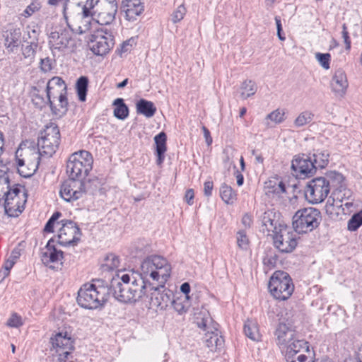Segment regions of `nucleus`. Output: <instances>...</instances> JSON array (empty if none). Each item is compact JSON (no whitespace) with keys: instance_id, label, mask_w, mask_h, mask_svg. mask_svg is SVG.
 <instances>
[{"instance_id":"obj_1","label":"nucleus","mask_w":362,"mask_h":362,"mask_svg":"<svg viewBox=\"0 0 362 362\" xmlns=\"http://www.w3.org/2000/svg\"><path fill=\"white\" fill-rule=\"evenodd\" d=\"M146 282L134 272L117 274L113 278L109 287L116 300L124 303L139 301L146 293Z\"/></svg>"},{"instance_id":"obj_2","label":"nucleus","mask_w":362,"mask_h":362,"mask_svg":"<svg viewBox=\"0 0 362 362\" xmlns=\"http://www.w3.org/2000/svg\"><path fill=\"white\" fill-rule=\"evenodd\" d=\"M110 288L104 281L97 279L83 284L78 291L77 303L86 309H97L107 301Z\"/></svg>"},{"instance_id":"obj_3","label":"nucleus","mask_w":362,"mask_h":362,"mask_svg":"<svg viewBox=\"0 0 362 362\" xmlns=\"http://www.w3.org/2000/svg\"><path fill=\"white\" fill-rule=\"evenodd\" d=\"M329 180L323 177H316L310 180L305 188V196L306 199L312 204H319L325 200L330 191L331 183L336 182L340 184L344 180L341 173L332 172L328 175Z\"/></svg>"},{"instance_id":"obj_4","label":"nucleus","mask_w":362,"mask_h":362,"mask_svg":"<svg viewBox=\"0 0 362 362\" xmlns=\"http://www.w3.org/2000/svg\"><path fill=\"white\" fill-rule=\"evenodd\" d=\"M140 269L141 274L136 276L144 281L149 277L160 284H165L170 276L171 267L166 259L152 255L143 260Z\"/></svg>"},{"instance_id":"obj_5","label":"nucleus","mask_w":362,"mask_h":362,"mask_svg":"<svg viewBox=\"0 0 362 362\" xmlns=\"http://www.w3.org/2000/svg\"><path fill=\"white\" fill-rule=\"evenodd\" d=\"M47 98L53 114L63 115L67 110L66 85L62 78L52 77L47 83Z\"/></svg>"},{"instance_id":"obj_6","label":"nucleus","mask_w":362,"mask_h":362,"mask_svg":"<svg viewBox=\"0 0 362 362\" xmlns=\"http://www.w3.org/2000/svg\"><path fill=\"white\" fill-rule=\"evenodd\" d=\"M93 157L87 151L72 153L66 163V173L69 178L83 181L93 166Z\"/></svg>"},{"instance_id":"obj_7","label":"nucleus","mask_w":362,"mask_h":362,"mask_svg":"<svg viewBox=\"0 0 362 362\" xmlns=\"http://www.w3.org/2000/svg\"><path fill=\"white\" fill-rule=\"evenodd\" d=\"M70 26L68 28L62 26L54 27L49 35V45L52 50L73 51L76 47V40L73 37V33L76 29L73 28V19L69 20Z\"/></svg>"},{"instance_id":"obj_8","label":"nucleus","mask_w":362,"mask_h":362,"mask_svg":"<svg viewBox=\"0 0 362 362\" xmlns=\"http://www.w3.org/2000/svg\"><path fill=\"white\" fill-rule=\"evenodd\" d=\"M321 221L319 210L313 207L298 210L293 216V230L298 233H306L318 227Z\"/></svg>"},{"instance_id":"obj_9","label":"nucleus","mask_w":362,"mask_h":362,"mask_svg":"<svg viewBox=\"0 0 362 362\" xmlns=\"http://www.w3.org/2000/svg\"><path fill=\"white\" fill-rule=\"evenodd\" d=\"M268 288L271 294L278 300H287L294 291V285L289 274L284 271H276L270 278Z\"/></svg>"},{"instance_id":"obj_10","label":"nucleus","mask_w":362,"mask_h":362,"mask_svg":"<svg viewBox=\"0 0 362 362\" xmlns=\"http://www.w3.org/2000/svg\"><path fill=\"white\" fill-rule=\"evenodd\" d=\"M60 133L54 124L47 126L40 133L37 141V149L41 155L52 156L59 147Z\"/></svg>"},{"instance_id":"obj_11","label":"nucleus","mask_w":362,"mask_h":362,"mask_svg":"<svg viewBox=\"0 0 362 362\" xmlns=\"http://www.w3.org/2000/svg\"><path fill=\"white\" fill-rule=\"evenodd\" d=\"M199 315L201 317H197L196 323L199 327L206 331L204 343L210 351H216L223 346V339L218 334V329L214 326L211 327L213 322L208 313H201Z\"/></svg>"},{"instance_id":"obj_12","label":"nucleus","mask_w":362,"mask_h":362,"mask_svg":"<svg viewBox=\"0 0 362 362\" xmlns=\"http://www.w3.org/2000/svg\"><path fill=\"white\" fill-rule=\"evenodd\" d=\"M4 208L9 216H18L24 209L27 202V194L25 189L16 185L10 188L4 195Z\"/></svg>"},{"instance_id":"obj_13","label":"nucleus","mask_w":362,"mask_h":362,"mask_svg":"<svg viewBox=\"0 0 362 362\" xmlns=\"http://www.w3.org/2000/svg\"><path fill=\"white\" fill-rule=\"evenodd\" d=\"M95 182H98V180H88L87 182H84L69 178L62 185L60 196L66 202L76 201L81 198L87 192L93 193L94 190L90 189L89 186Z\"/></svg>"},{"instance_id":"obj_14","label":"nucleus","mask_w":362,"mask_h":362,"mask_svg":"<svg viewBox=\"0 0 362 362\" xmlns=\"http://www.w3.org/2000/svg\"><path fill=\"white\" fill-rule=\"evenodd\" d=\"M114 37L107 30H97L90 37L88 46L95 55L103 56L114 46Z\"/></svg>"},{"instance_id":"obj_15","label":"nucleus","mask_w":362,"mask_h":362,"mask_svg":"<svg viewBox=\"0 0 362 362\" xmlns=\"http://www.w3.org/2000/svg\"><path fill=\"white\" fill-rule=\"evenodd\" d=\"M341 188L342 185H341L332 192L325 205L326 214L330 218L334 220L338 219L341 215L346 214V211H345V209L343 207V202L348 192L345 189Z\"/></svg>"},{"instance_id":"obj_16","label":"nucleus","mask_w":362,"mask_h":362,"mask_svg":"<svg viewBox=\"0 0 362 362\" xmlns=\"http://www.w3.org/2000/svg\"><path fill=\"white\" fill-rule=\"evenodd\" d=\"M117 12L116 0H95L94 16L98 23L109 25L115 19Z\"/></svg>"},{"instance_id":"obj_17","label":"nucleus","mask_w":362,"mask_h":362,"mask_svg":"<svg viewBox=\"0 0 362 362\" xmlns=\"http://www.w3.org/2000/svg\"><path fill=\"white\" fill-rule=\"evenodd\" d=\"M274 244L281 252H291L297 246V235L287 226L281 227L274 236Z\"/></svg>"},{"instance_id":"obj_18","label":"nucleus","mask_w":362,"mask_h":362,"mask_svg":"<svg viewBox=\"0 0 362 362\" xmlns=\"http://www.w3.org/2000/svg\"><path fill=\"white\" fill-rule=\"evenodd\" d=\"M62 222L57 235L59 244L63 246L76 244L81 235L80 228L72 221L63 220Z\"/></svg>"},{"instance_id":"obj_19","label":"nucleus","mask_w":362,"mask_h":362,"mask_svg":"<svg viewBox=\"0 0 362 362\" xmlns=\"http://www.w3.org/2000/svg\"><path fill=\"white\" fill-rule=\"evenodd\" d=\"M291 168L298 178H305L313 175L316 171L312 158L306 156H296L291 163Z\"/></svg>"},{"instance_id":"obj_20","label":"nucleus","mask_w":362,"mask_h":362,"mask_svg":"<svg viewBox=\"0 0 362 362\" xmlns=\"http://www.w3.org/2000/svg\"><path fill=\"white\" fill-rule=\"evenodd\" d=\"M40 151L34 146L21 145L16 151V162L25 163L30 167V169H37L40 164Z\"/></svg>"},{"instance_id":"obj_21","label":"nucleus","mask_w":362,"mask_h":362,"mask_svg":"<svg viewBox=\"0 0 362 362\" xmlns=\"http://www.w3.org/2000/svg\"><path fill=\"white\" fill-rule=\"evenodd\" d=\"M51 350L58 354L59 357L71 355L74 348L73 340L66 332H58L50 338Z\"/></svg>"},{"instance_id":"obj_22","label":"nucleus","mask_w":362,"mask_h":362,"mask_svg":"<svg viewBox=\"0 0 362 362\" xmlns=\"http://www.w3.org/2000/svg\"><path fill=\"white\" fill-rule=\"evenodd\" d=\"M163 284L151 288V307L163 310L171 302V293L170 291H166Z\"/></svg>"},{"instance_id":"obj_23","label":"nucleus","mask_w":362,"mask_h":362,"mask_svg":"<svg viewBox=\"0 0 362 362\" xmlns=\"http://www.w3.org/2000/svg\"><path fill=\"white\" fill-rule=\"evenodd\" d=\"M276 343L281 351L288 347V345L294 339L296 332L291 325L280 322L274 332Z\"/></svg>"},{"instance_id":"obj_24","label":"nucleus","mask_w":362,"mask_h":362,"mask_svg":"<svg viewBox=\"0 0 362 362\" xmlns=\"http://www.w3.org/2000/svg\"><path fill=\"white\" fill-rule=\"evenodd\" d=\"M52 239L47 243L45 249L42 252L41 259L44 264L54 268L51 264L61 262L63 259V252L55 248Z\"/></svg>"},{"instance_id":"obj_25","label":"nucleus","mask_w":362,"mask_h":362,"mask_svg":"<svg viewBox=\"0 0 362 362\" xmlns=\"http://www.w3.org/2000/svg\"><path fill=\"white\" fill-rule=\"evenodd\" d=\"M122 9L125 13V19L134 22L144 11L141 0H122Z\"/></svg>"},{"instance_id":"obj_26","label":"nucleus","mask_w":362,"mask_h":362,"mask_svg":"<svg viewBox=\"0 0 362 362\" xmlns=\"http://www.w3.org/2000/svg\"><path fill=\"white\" fill-rule=\"evenodd\" d=\"M21 31L20 28H11L4 34V45L8 53L13 52L21 43Z\"/></svg>"},{"instance_id":"obj_27","label":"nucleus","mask_w":362,"mask_h":362,"mask_svg":"<svg viewBox=\"0 0 362 362\" xmlns=\"http://www.w3.org/2000/svg\"><path fill=\"white\" fill-rule=\"evenodd\" d=\"M95 8V0H87L82 7V12L79 16L83 20V25H78L76 28V33L83 34L89 30L90 20L89 18L94 16V9Z\"/></svg>"},{"instance_id":"obj_28","label":"nucleus","mask_w":362,"mask_h":362,"mask_svg":"<svg viewBox=\"0 0 362 362\" xmlns=\"http://www.w3.org/2000/svg\"><path fill=\"white\" fill-rule=\"evenodd\" d=\"M332 90L339 95H343L347 88L348 81L345 72L341 69L337 70L331 82Z\"/></svg>"},{"instance_id":"obj_29","label":"nucleus","mask_w":362,"mask_h":362,"mask_svg":"<svg viewBox=\"0 0 362 362\" xmlns=\"http://www.w3.org/2000/svg\"><path fill=\"white\" fill-rule=\"evenodd\" d=\"M281 351L285 354V358L287 356H296V355L303 354L301 352H308V342L300 339L297 336L288 345L285 349H282Z\"/></svg>"},{"instance_id":"obj_30","label":"nucleus","mask_w":362,"mask_h":362,"mask_svg":"<svg viewBox=\"0 0 362 362\" xmlns=\"http://www.w3.org/2000/svg\"><path fill=\"white\" fill-rule=\"evenodd\" d=\"M166 134L164 132H160L157 134L155 138V143L156 145V163L161 165L165 158V153L166 151Z\"/></svg>"},{"instance_id":"obj_31","label":"nucleus","mask_w":362,"mask_h":362,"mask_svg":"<svg viewBox=\"0 0 362 362\" xmlns=\"http://www.w3.org/2000/svg\"><path fill=\"white\" fill-rule=\"evenodd\" d=\"M136 107L137 113L143 115L148 118L152 117L156 112V107L153 103L145 99H140L136 103Z\"/></svg>"},{"instance_id":"obj_32","label":"nucleus","mask_w":362,"mask_h":362,"mask_svg":"<svg viewBox=\"0 0 362 362\" xmlns=\"http://www.w3.org/2000/svg\"><path fill=\"white\" fill-rule=\"evenodd\" d=\"M244 332L245 335L252 341H259L261 334L257 324L254 320H247L244 325Z\"/></svg>"},{"instance_id":"obj_33","label":"nucleus","mask_w":362,"mask_h":362,"mask_svg":"<svg viewBox=\"0 0 362 362\" xmlns=\"http://www.w3.org/2000/svg\"><path fill=\"white\" fill-rule=\"evenodd\" d=\"M329 154L327 151H317L313 155L312 162L315 167V170L317 168H325L329 163Z\"/></svg>"},{"instance_id":"obj_34","label":"nucleus","mask_w":362,"mask_h":362,"mask_svg":"<svg viewBox=\"0 0 362 362\" xmlns=\"http://www.w3.org/2000/svg\"><path fill=\"white\" fill-rule=\"evenodd\" d=\"M220 196L225 203L231 204L236 200L237 194L230 186L223 183L220 187Z\"/></svg>"},{"instance_id":"obj_35","label":"nucleus","mask_w":362,"mask_h":362,"mask_svg":"<svg viewBox=\"0 0 362 362\" xmlns=\"http://www.w3.org/2000/svg\"><path fill=\"white\" fill-rule=\"evenodd\" d=\"M257 87L255 82L252 80H246L243 81L240 86V97L243 99H246L250 96L255 95L257 92Z\"/></svg>"},{"instance_id":"obj_36","label":"nucleus","mask_w":362,"mask_h":362,"mask_svg":"<svg viewBox=\"0 0 362 362\" xmlns=\"http://www.w3.org/2000/svg\"><path fill=\"white\" fill-rule=\"evenodd\" d=\"M113 105L115 106L114 110V116L115 117L123 120L128 117L129 109L122 98H117L115 100Z\"/></svg>"},{"instance_id":"obj_37","label":"nucleus","mask_w":362,"mask_h":362,"mask_svg":"<svg viewBox=\"0 0 362 362\" xmlns=\"http://www.w3.org/2000/svg\"><path fill=\"white\" fill-rule=\"evenodd\" d=\"M314 117V114L309 111L305 110L300 112L293 122V125L296 128L302 127L310 123Z\"/></svg>"},{"instance_id":"obj_38","label":"nucleus","mask_w":362,"mask_h":362,"mask_svg":"<svg viewBox=\"0 0 362 362\" xmlns=\"http://www.w3.org/2000/svg\"><path fill=\"white\" fill-rule=\"evenodd\" d=\"M88 78L86 76H81L76 81V88L79 100L83 102L86 98L87 88H88Z\"/></svg>"},{"instance_id":"obj_39","label":"nucleus","mask_w":362,"mask_h":362,"mask_svg":"<svg viewBox=\"0 0 362 362\" xmlns=\"http://www.w3.org/2000/svg\"><path fill=\"white\" fill-rule=\"evenodd\" d=\"M274 214L271 211H265L262 216V223L268 231L276 229V222L274 219Z\"/></svg>"},{"instance_id":"obj_40","label":"nucleus","mask_w":362,"mask_h":362,"mask_svg":"<svg viewBox=\"0 0 362 362\" xmlns=\"http://www.w3.org/2000/svg\"><path fill=\"white\" fill-rule=\"evenodd\" d=\"M119 266V257L114 254H109L105 259V262L103 264L104 270H114Z\"/></svg>"},{"instance_id":"obj_41","label":"nucleus","mask_w":362,"mask_h":362,"mask_svg":"<svg viewBox=\"0 0 362 362\" xmlns=\"http://www.w3.org/2000/svg\"><path fill=\"white\" fill-rule=\"evenodd\" d=\"M9 177L7 173L0 170V201L10 189Z\"/></svg>"},{"instance_id":"obj_42","label":"nucleus","mask_w":362,"mask_h":362,"mask_svg":"<svg viewBox=\"0 0 362 362\" xmlns=\"http://www.w3.org/2000/svg\"><path fill=\"white\" fill-rule=\"evenodd\" d=\"M69 0H48L47 4L49 6H57L62 5L63 6V16L65 18L66 23L70 26L69 20H71L72 16L67 11V4Z\"/></svg>"},{"instance_id":"obj_43","label":"nucleus","mask_w":362,"mask_h":362,"mask_svg":"<svg viewBox=\"0 0 362 362\" xmlns=\"http://www.w3.org/2000/svg\"><path fill=\"white\" fill-rule=\"evenodd\" d=\"M362 225V210L354 214L348 221L347 228L350 231L356 230Z\"/></svg>"},{"instance_id":"obj_44","label":"nucleus","mask_w":362,"mask_h":362,"mask_svg":"<svg viewBox=\"0 0 362 362\" xmlns=\"http://www.w3.org/2000/svg\"><path fill=\"white\" fill-rule=\"evenodd\" d=\"M17 166H18V172L21 175V176L24 177H30L32 175H34V173L36 172L37 169H30V166L28 164H26L25 163H23L21 160V162H16Z\"/></svg>"},{"instance_id":"obj_45","label":"nucleus","mask_w":362,"mask_h":362,"mask_svg":"<svg viewBox=\"0 0 362 362\" xmlns=\"http://www.w3.org/2000/svg\"><path fill=\"white\" fill-rule=\"evenodd\" d=\"M29 45L25 46L22 49V54L25 58L33 59L35 54V49L37 43L35 42H28Z\"/></svg>"},{"instance_id":"obj_46","label":"nucleus","mask_w":362,"mask_h":362,"mask_svg":"<svg viewBox=\"0 0 362 362\" xmlns=\"http://www.w3.org/2000/svg\"><path fill=\"white\" fill-rule=\"evenodd\" d=\"M267 187L272 188V192L276 194L284 193L286 192L285 185L282 181L278 180H269Z\"/></svg>"},{"instance_id":"obj_47","label":"nucleus","mask_w":362,"mask_h":362,"mask_svg":"<svg viewBox=\"0 0 362 362\" xmlns=\"http://www.w3.org/2000/svg\"><path fill=\"white\" fill-rule=\"evenodd\" d=\"M236 238L238 246L241 249L246 250L249 244L246 233L243 230H239L237 233Z\"/></svg>"},{"instance_id":"obj_48","label":"nucleus","mask_w":362,"mask_h":362,"mask_svg":"<svg viewBox=\"0 0 362 362\" xmlns=\"http://www.w3.org/2000/svg\"><path fill=\"white\" fill-rule=\"evenodd\" d=\"M315 58L319 62L320 64L325 69H329V62L331 59V55L329 53H316Z\"/></svg>"},{"instance_id":"obj_49","label":"nucleus","mask_w":362,"mask_h":362,"mask_svg":"<svg viewBox=\"0 0 362 362\" xmlns=\"http://www.w3.org/2000/svg\"><path fill=\"white\" fill-rule=\"evenodd\" d=\"M186 14V8L183 4L180 5L173 13L172 21L174 23L180 22Z\"/></svg>"},{"instance_id":"obj_50","label":"nucleus","mask_w":362,"mask_h":362,"mask_svg":"<svg viewBox=\"0 0 362 362\" xmlns=\"http://www.w3.org/2000/svg\"><path fill=\"white\" fill-rule=\"evenodd\" d=\"M284 115L285 113L283 110L277 109L269 114L267 116V119L275 123H281L284 120Z\"/></svg>"},{"instance_id":"obj_51","label":"nucleus","mask_w":362,"mask_h":362,"mask_svg":"<svg viewBox=\"0 0 362 362\" xmlns=\"http://www.w3.org/2000/svg\"><path fill=\"white\" fill-rule=\"evenodd\" d=\"M6 325L10 327H19L23 325V320L20 315L13 313L8 319Z\"/></svg>"},{"instance_id":"obj_52","label":"nucleus","mask_w":362,"mask_h":362,"mask_svg":"<svg viewBox=\"0 0 362 362\" xmlns=\"http://www.w3.org/2000/svg\"><path fill=\"white\" fill-rule=\"evenodd\" d=\"M174 310L179 314H182L187 312V308L184 305L182 300L180 298L172 300L171 302Z\"/></svg>"},{"instance_id":"obj_53","label":"nucleus","mask_w":362,"mask_h":362,"mask_svg":"<svg viewBox=\"0 0 362 362\" xmlns=\"http://www.w3.org/2000/svg\"><path fill=\"white\" fill-rule=\"evenodd\" d=\"M286 362H311V358H308L305 354L296 355V356H287L285 358Z\"/></svg>"},{"instance_id":"obj_54","label":"nucleus","mask_w":362,"mask_h":362,"mask_svg":"<svg viewBox=\"0 0 362 362\" xmlns=\"http://www.w3.org/2000/svg\"><path fill=\"white\" fill-rule=\"evenodd\" d=\"M134 40L132 39H129L128 40L124 41L122 45L118 50L119 54L122 56L123 54L127 53L130 52L132 45H133Z\"/></svg>"},{"instance_id":"obj_55","label":"nucleus","mask_w":362,"mask_h":362,"mask_svg":"<svg viewBox=\"0 0 362 362\" xmlns=\"http://www.w3.org/2000/svg\"><path fill=\"white\" fill-rule=\"evenodd\" d=\"M40 69L44 72H48L52 69V60L49 57L41 59Z\"/></svg>"},{"instance_id":"obj_56","label":"nucleus","mask_w":362,"mask_h":362,"mask_svg":"<svg viewBox=\"0 0 362 362\" xmlns=\"http://www.w3.org/2000/svg\"><path fill=\"white\" fill-rule=\"evenodd\" d=\"M40 8V4L35 1L32 2L25 10V13L28 16H31Z\"/></svg>"},{"instance_id":"obj_57","label":"nucleus","mask_w":362,"mask_h":362,"mask_svg":"<svg viewBox=\"0 0 362 362\" xmlns=\"http://www.w3.org/2000/svg\"><path fill=\"white\" fill-rule=\"evenodd\" d=\"M26 33L28 39L30 40V42H35L37 43L38 33L35 29L28 27L27 28Z\"/></svg>"},{"instance_id":"obj_58","label":"nucleus","mask_w":362,"mask_h":362,"mask_svg":"<svg viewBox=\"0 0 362 362\" xmlns=\"http://www.w3.org/2000/svg\"><path fill=\"white\" fill-rule=\"evenodd\" d=\"M214 184L211 181H206L204 184V192L206 197H210L212 194Z\"/></svg>"},{"instance_id":"obj_59","label":"nucleus","mask_w":362,"mask_h":362,"mask_svg":"<svg viewBox=\"0 0 362 362\" xmlns=\"http://www.w3.org/2000/svg\"><path fill=\"white\" fill-rule=\"evenodd\" d=\"M242 223L246 228H250L252 223V216L245 214L242 218Z\"/></svg>"},{"instance_id":"obj_60","label":"nucleus","mask_w":362,"mask_h":362,"mask_svg":"<svg viewBox=\"0 0 362 362\" xmlns=\"http://www.w3.org/2000/svg\"><path fill=\"white\" fill-rule=\"evenodd\" d=\"M341 36L345 44L346 49L349 50L351 49V40L349 32H341Z\"/></svg>"},{"instance_id":"obj_61","label":"nucleus","mask_w":362,"mask_h":362,"mask_svg":"<svg viewBox=\"0 0 362 362\" xmlns=\"http://www.w3.org/2000/svg\"><path fill=\"white\" fill-rule=\"evenodd\" d=\"M202 129L207 145H211L212 143V138L211 136L210 132L205 126H203Z\"/></svg>"},{"instance_id":"obj_62","label":"nucleus","mask_w":362,"mask_h":362,"mask_svg":"<svg viewBox=\"0 0 362 362\" xmlns=\"http://www.w3.org/2000/svg\"><path fill=\"white\" fill-rule=\"evenodd\" d=\"M194 195L193 189H190L187 190V192L185 193V198L188 204H189V205L192 204V203H193L192 200L194 199Z\"/></svg>"},{"instance_id":"obj_63","label":"nucleus","mask_w":362,"mask_h":362,"mask_svg":"<svg viewBox=\"0 0 362 362\" xmlns=\"http://www.w3.org/2000/svg\"><path fill=\"white\" fill-rule=\"evenodd\" d=\"M57 362H76L72 355L60 356L58 358Z\"/></svg>"},{"instance_id":"obj_64","label":"nucleus","mask_w":362,"mask_h":362,"mask_svg":"<svg viewBox=\"0 0 362 362\" xmlns=\"http://www.w3.org/2000/svg\"><path fill=\"white\" fill-rule=\"evenodd\" d=\"M14 264L15 262H13V259H7L6 261L4 262L3 267L10 272L11 268L13 267Z\"/></svg>"}]
</instances>
